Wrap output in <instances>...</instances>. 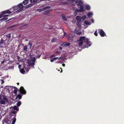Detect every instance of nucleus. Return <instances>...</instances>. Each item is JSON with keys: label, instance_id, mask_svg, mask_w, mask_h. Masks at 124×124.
<instances>
[{"label": "nucleus", "instance_id": "20e7f679", "mask_svg": "<svg viewBox=\"0 0 124 124\" xmlns=\"http://www.w3.org/2000/svg\"><path fill=\"white\" fill-rule=\"evenodd\" d=\"M5 102H8V99L5 94L0 95V103L3 104L5 103Z\"/></svg>", "mask_w": 124, "mask_h": 124}, {"label": "nucleus", "instance_id": "9d476101", "mask_svg": "<svg viewBox=\"0 0 124 124\" xmlns=\"http://www.w3.org/2000/svg\"><path fill=\"white\" fill-rule=\"evenodd\" d=\"M7 60L4 59L3 61L1 62V65H7L8 64V63L7 62Z\"/></svg>", "mask_w": 124, "mask_h": 124}, {"label": "nucleus", "instance_id": "58836bf2", "mask_svg": "<svg viewBox=\"0 0 124 124\" xmlns=\"http://www.w3.org/2000/svg\"><path fill=\"white\" fill-rule=\"evenodd\" d=\"M54 58L50 59V61L51 62H53L55 60Z\"/></svg>", "mask_w": 124, "mask_h": 124}, {"label": "nucleus", "instance_id": "79ce46f5", "mask_svg": "<svg viewBox=\"0 0 124 124\" xmlns=\"http://www.w3.org/2000/svg\"><path fill=\"white\" fill-rule=\"evenodd\" d=\"M56 40V39L55 38H53L52 40L51 41L52 42H54Z\"/></svg>", "mask_w": 124, "mask_h": 124}, {"label": "nucleus", "instance_id": "473e14b6", "mask_svg": "<svg viewBox=\"0 0 124 124\" xmlns=\"http://www.w3.org/2000/svg\"><path fill=\"white\" fill-rule=\"evenodd\" d=\"M93 15L92 13H89L87 14L88 16L90 17H91Z\"/></svg>", "mask_w": 124, "mask_h": 124}, {"label": "nucleus", "instance_id": "bf43d9fd", "mask_svg": "<svg viewBox=\"0 0 124 124\" xmlns=\"http://www.w3.org/2000/svg\"><path fill=\"white\" fill-rule=\"evenodd\" d=\"M62 66L63 67H64L65 66V64L64 63L63 64H62Z\"/></svg>", "mask_w": 124, "mask_h": 124}, {"label": "nucleus", "instance_id": "aec40b11", "mask_svg": "<svg viewBox=\"0 0 124 124\" xmlns=\"http://www.w3.org/2000/svg\"><path fill=\"white\" fill-rule=\"evenodd\" d=\"M50 11L49 10H48L44 11L43 13V14L44 15H48L49 14Z\"/></svg>", "mask_w": 124, "mask_h": 124}, {"label": "nucleus", "instance_id": "4be33fe9", "mask_svg": "<svg viewBox=\"0 0 124 124\" xmlns=\"http://www.w3.org/2000/svg\"><path fill=\"white\" fill-rule=\"evenodd\" d=\"M23 95L22 94L21 95L20 94H19L17 95V96L16 97V99L17 98H18L19 100H20L21 99L22 96Z\"/></svg>", "mask_w": 124, "mask_h": 124}, {"label": "nucleus", "instance_id": "4c0bfd02", "mask_svg": "<svg viewBox=\"0 0 124 124\" xmlns=\"http://www.w3.org/2000/svg\"><path fill=\"white\" fill-rule=\"evenodd\" d=\"M28 26V24H24L22 25V27H24L25 26Z\"/></svg>", "mask_w": 124, "mask_h": 124}, {"label": "nucleus", "instance_id": "5fc2aeb1", "mask_svg": "<svg viewBox=\"0 0 124 124\" xmlns=\"http://www.w3.org/2000/svg\"><path fill=\"white\" fill-rule=\"evenodd\" d=\"M41 56V55H37V58H39Z\"/></svg>", "mask_w": 124, "mask_h": 124}, {"label": "nucleus", "instance_id": "0eeeda50", "mask_svg": "<svg viewBox=\"0 0 124 124\" xmlns=\"http://www.w3.org/2000/svg\"><path fill=\"white\" fill-rule=\"evenodd\" d=\"M19 93H21V94H25L26 93V92L24 90L23 87L21 86L19 90Z\"/></svg>", "mask_w": 124, "mask_h": 124}, {"label": "nucleus", "instance_id": "338daca9", "mask_svg": "<svg viewBox=\"0 0 124 124\" xmlns=\"http://www.w3.org/2000/svg\"><path fill=\"white\" fill-rule=\"evenodd\" d=\"M17 85H19V83H17Z\"/></svg>", "mask_w": 124, "mask_h": 124}, {"label": "nucleus", "instance_id": "c85d7f7f", "mask_svg": "<svg viewBox=\"0 0 124 124\" xmlns=\"http://www.w3.org/2000/svg\"><path fill=\"white\" fill-rule=\"evenodd\" d=\"M13 107L14 108V110H18L19 108H18L16 106H13Z\"/></svg>", "mask_w": 124, "mask_h": 124}, {"label": "nucleus", "instance_id": "37998d69", "mask_svg": "<svg viewBox=\"0 0 124 124\" xmlns=\"http://www.w3.org/2000/svg\"><path fill=\"white\" fill-rule=\"evenodd\" d=\"M65 43H66L65 42L63 43L61 45V46H65L66 45Z\"/></svg>", "mask_w": 124, "mask_h": 124}, {"label": "nucleus", "instance_id": "7c9ffc66", "mask_svg": "<svg viewBox=\"0 0 124 124\" xmlns=\"http://www.w3.org/2000/svg\"><path fill=\"white\" fill-rule=\"evenodd\" d=\"M31 3H36L38 2L37 0H30Z\"/></svg>", "mask_w": 124, "mask_h": 124}, {"label": "nucleus", "instance_id": "5701e85b", "mask_svg": "<svg viewBox=\"0 0 124 124\" xmlns=\"http://www.w3.org/2000/svg\"><path fill=\"white\" fill-rule=\"evenodd\" d=\"M29 0H25L23 2V4L24 5H26L28 3Z\"/></svg>", "mask_w": 124, "mask_h": 124}, {"label": "nucleus", "instance_id": "ea45409f", "mask_svg": "<svg viewBox=\"0 0 124 124\" xmlns=\"http://www.w3.org/2000/svg\"><path fill=\"white\" fill-rule=\"evenodd\" d=\"M65 44H66V45L67 46H69L70 44V43H67V42H65Z\"/></svg>", "mask_w": 124, "mask_h": 124}, {"label": "nucleus", "instance_id": "f257e3e1", "mask_svg": "<svg viewBox=\"0 0 124 124\" xmlns=\"http://www.w3.org/2000/svg\"><path fill=\"white\" fill-rule=\"evenodd\" d=\"M78 46H82L84 44V48L88 47L91 46V42L89 41V39L85 37H81L78 40Z\"/></svg>", "mask_w": 124, "mask_h": 124}, {"label": "nucleus", "instance_id": "ddd939ff", "mask_svg": "<svg viewBox=\"0 0 124 124\" xmlns=\"http://www.w3.org/2000/svg\"><path fill=\"white\" fill-rule=\"evenodd\" d=\"M5 47V45L2 39L0 42V47Z\"/></svg>", "mask_w": 124, "mask_h": 124}, {"label": "nucleus", "instance_id": "423d86ee", "mask_svg": "<svg viewBox=\"0 0 124 124\" xmlns=\"http://www.w3.org/2000/svg\"><path fill=\"white\" fill-rule=\"evenodd\" d=\"M36 59L35 57H33L28 62V63L29 65L32 66L34 68V65H35V63Z\"/></svg>", "mask_w": 124, "mask_h": 124}, {"label": "nucleus", "instance_id": "39448f33", "mask_svg": "<svg viewBox=\"0 0 124 124\" xmlns=\"http://www.w3.org/2000/svg\"><path fill=\"white\" fill-rule=\"evenodd\" d=\"M17 88L16 87L8 86V93H12L13 92L16 95L17 94Z\"/></svg>", "mask_w": 124, "mask_h": 124}, {"label": "nucleus", "instance_id": "09e8293b", "mask_svg": "<svg viewBox=\"0 0 124 124\" xmlns=\"http://www.w3.org/2000/svg\"><path fill=\"white\" fill-rule=\"evenodd\" d=\"M81 34V32H77V34L78 35H80Z\"/></svg>", "mask_w": 124, "mask_h": 124}, {"label": "nucleus", "instance_id": "412c9836", "mask_svg": "<svg viewBox=\"0 0 124 124\" xmlns=\"http://www.w3.org/2000/svg\"><path fill=\"white\" fill-rule=\"evenodd\" d=\"M2 67V69L3 70H7L8 69V66L7 65H4Z\"/></svg>", "mask_w": 124, "mask_h": 124}, {"label": "nucleus", "instance_id": "dca6fc26", "mask_svg": "<svg viewBox=\"0 0 124 124\" xmlns=\"http://www.w3.org/2000/svg\"><path fill=\"white\" fill-rule=\"evenodd\" d=\"M81 12H84L85 11L84 6L83 5H80V9Z\"/></svg>", "mask_w": 124, "mask_h": 124}, {"label": "nucleus", "instance_id": "72a5a7b5", "mask_svg": "<svg viewBox=\"0 0 124 124\" xmlns=\"http://www.w3.org/2000/svg\"><path fill=\"white\" fill-rule=\"evenodd\" d=\"M62 16L63 19L65 20H66V18L65 16V15H62Z\"/></svg>", "mask_w": 124, "mask_h": 124}, {"label": "nucleus", "instance_id": "f8f14e48", "mask_svg": "<svg viewBox=\"0 0 124 124\" xmlns=\"http://www.w3.org/2000/svg\"><path fill=\"white\" fill-rule=\"evenodd\" d=\"M50 8V7L49 6H46L41 9H38L37 10L38 11L41 12L43 11L46 9L49 8Z\"/></svg>", "mask_w": 124, "mask_h": 124}, {"label": "nucleus", "instance_id": "f03ea898", "mask_svg": "<svg viewBox=\"0 0 124 124\" xmlns=\"http://www.w3.org/2000/svg\"><path fill=\"white\" fill-rule=\"evenodd\" d=\"M9 107V118L11 120H12V122L11 124H14L16 122V112L15 110H14L13 106H11Z\"/></svg>", "mask_w": 124, "mask_h": 124}, {"label": "nucleus", "instance_id": "603ef678", "mask_svg": "<svg viewBox=\"0 0 124 124\" xmlns=\"http://www.w3.org/2000/svg\"><path fill=\"white\" fill-rule=\"evenodd\" d=\"M4 82V80L3 79H2L1 80V84H3Z\"/></svg>", "mask_w": 124, "mask_h": 124}, {"label": "nucleus", "instance_id": "f3484780", "mask_svg": "<svg viewBox=\"0 0 124 124\" xmlns=\"http://www.w3.org/2000/svg\"><path fill=\"white\" fill-rule=\"evenodd\" d=\"M3 124H8V118H6L4 119Z\"/></svg>", "mask_w": 124, "mask_h": 124}, {"label": "nucleus", "instance_id": "a211bd4d", "mask_svg": "<svg viewBox=\"0 0 124 124\" xmlns=\"http://www.w3.org/2000/svg\"><path fill=\"white\" fill-rule=\"evenodd\" d=\"M86 18V16H84L82 17H81L80 21L81 22H83L84 20Z\"/></svg>", "mask_w": 124, "mask_h": 124}, {"label": "nucleus", "instance_id": "0e129e2a", "mask_svg": "<svg viewBox=\"0 0 124 124\" xmlns=\"http://www.w3.org/2000/svg\"><path fill=\"white\" fill-rule=\"evenodd\" d=\"M10 37V35L9 34H8V38Z\"/></svg>", "mask_w": 124, "mask_h": 124}, {"label": "nucleus", "instance_id": "6e6552de", "mask_svg": "<svg viewBox=\"0 0 124 124\" xmlns=\"http://www.w3.org/2000/svg\"><path fill=\"white\" fill-rule=\"evenodd\" d=\"M100 34L102 37H104L106 36V34L104 31L102 29L100 30L99 31Z\"/></svg>", "mask_w": 124, "mask_h": 124}, {"label": "nucleus", "instance_id": "680f3d73", "mask_svg": "<svg viewBox=\"0 0 124 124\" xmlns=\"http://www.w3.org/2000/svg\"><path fill=\"white\" fill-rule=\"evenodd\" d=\"M91 21L93 23L94 22V20L93 19L91 20Z\"/></svg>", "mask_w": 124, "mask_h": 124}, {"label": "nucleus", "instance_id": "a878e982", "mask_svg": "<svg viewBox=\"0 0 124 124\" xmlns=\"http://www.w3.org/2000/svg\"><path fill=\"white\" fill-rule=\"evenodd\" d=\"M85 9L87 10H89L90 9V6L89 5H87L85 6Z\"/></svg>", "mask_w": 124, "mask_h": 124}, {"label": "nucleus", "instance_id": "052dcab7", "mask_svg": "<svg viewBox=\"0 0 124 124\" xmlns=\"http://www.w3.org/2000/svg\"><path fill=\"white\" fill-rule=\"evenodd\" d=\"M64 36L65 35V34H66V33L65 32H64Z\"/></svg>", "mask_w": 124, "mask_h": 124}, {"label": "nucleus", "instance_id": "4468645a", "mask_svg": "<svg viewBox=\"0 0 124 124\" xmlns=\"http://www.w3.org/2000/svg\"><path fill=\"white\" fill-rule=\"evenodd\" d=\"M8 16V15H5L3 16V18L1 19V20H6L7 18V17Z\"/></svg>", "mask_w": 124, "mask_h": 124}, {"label": "nucleus", "instance_id": "f704fd0d", "mask_svg": "<svg viewBox=\"0 0 124 124\" xmlns=\"http://www.w3.org/2000/svg\"><path fill=\"white\" fill-rule=\"evenodd\" d=\"M75 12H76V15L77 14V13L78 12H81V10L80 9H76V10H75Z\"/></svg>", "mask_w": 124, "mask_h": 124}, {"label": "nucleus", "instance_id": "de8ad7c7", "mask_svg": "<svg viewBox=\"0 0 124 124\" xmlns=\"http://www.w3.org/2000/svg\"><path fill=\"white\" fill-rule=\"evenodd\" d=\"M61 57H55L54 58H55V60H56L57 59H60Z\"/></svg>", "mask_w": 124, "mask_h": 124}, {"label": "nucleus", "instance_id": "774afa93", "mask_svg": "<svg viewBox=\"0 0 124 124\" xmlns=\"http://www.w3.org/2000/svg\"><path fill=\"white\" fill-rule=\"evenodd\" d=\"M18 66H19V68L20 67H21L20 66V65H19Z\"/></svg>", "mask_w": 124, "mask_h": 124}, {"label": "nucleus", "instance_id": "bb28decb", "mask_svg": "<svg viewBox=\"0 0 124 124\" xmlns=\"http://www.w3.org/2000/svg\"><path fill=\"white\" fill-rule=\"evenodd\" d=\"M27 49V45L24 46L23 47V51H26Z\"/></svg>", "mask_w": 124, "mask_h": 124}, {"label": "nucleus", "instance_id": "a19ab883", "mask_svg": "<svg viewBox=\"0 0 124 124\" xmlns=\"http://www.w3.org/2000/svg\"><path fill=\"white\" fill-rule=\"evenodd\" d=\"M97 30H96V31H95V32L94 33V35L96 36H97L98 35V34L97 33Z\"/></svg>", "mask_w": 124, "mask_h": 124}, {"label": "nucleus", "instance_id": "c03bdc74", "mask_svg": "<svg viewBox=\"0 0 124 124\" xmlns=\"http://www.w3.org/2000/svg\"><path fill=\"white\" fill-rule=\"evenodd\" d=\"M11 103H12V102H11L10 101H8V105H11Z\"/></svg>", "mask_w": 124, "mask_h": 124}, {"label": "nucleus", "instance_id": "2f4dec72", "mask_svg": "<svg viewBox=\"0 0 124 124\" xmlns=\"http://www.w3.org/2000/svg\"><path fill=\"white\" fill-rule=\"evenodd\" d=\"M81 17L79 16H78L76 17V19L77 21H80Z\"/></svg>", "mask_w": 124, "mask_h": 124}, {"label": "nucleus", "instance_id": "9b49d317", "mask_svg": "<svg viewBox=\"0 0 124 124\" xmlns=\"http://www.w3.org/2000/svg\"><path fill=\"white\" fill-rule=\"evenodd\" d=\"M6 13H8V10L3 11L0 13V18L3 16Z\"/></svg>", "mask_w": 124, "mask_h": 124}, {"label": "nucleus", "instance_id": "393cba45", "mask_svg": "<svg viewBox=\"0 0 124 124\" xmlns=\"http://www.w3.org/2000/svg\"><path fill=\"white\" fill-rule=\"evenodd\" d=\"M21 72L23 74H24L25 72V71L24 70V68H23L20 70Z\"/></svg>", "mask_w": 124, "mask_h": 124}, {"label": "nucleus", "instance_id": "7ed1b4c3", "mask_svg": "<svg viewBox=\"0 0 124 124\" xmlns=\"http://www.w3.org/2000/svg\"><path fill=\"white\" fill-rule=\"evenodd\" d=\"M23 6L22 4L20 3L18 5H16L12 7L9 10L8 9V14H10L12 13H13L12 15L13 14L14 11H16L17 9L19 8V9L16 12L17 13L23 10Z\"/></svg>", "mask_w": 124, "mask_h": 124}, {"label": "nucleus", "instance_id": "4d7b16f0", "mask_svg": "<svg viewBox=\"0 0 124 124\" xmlns=\"http://www.w3.org/2000/svg\"><path fill=\"white\" fill-rule=\"evenodd\" d=\"M71 2H72V3H73L75 1V0H71Z\"/></svg>", "mask_w": 124, "mask_h": 124}, {"label": "nucleus", "instance_id": "69168bd1", "mask_svg": "<svg viewBox=\"0 0 124 124\" xmlns=\"http://www.w3.org/2000/svg\"><path fill=\"white\" fill-rule=\"evenodd\" d=\"M17 58H18V59H19V56H18V57H17Z\"/></svg>", "mask_w": 124, "mask_h": 124}, {"label": "nucleus", "instance_id": "8fccbe9b", "mask_svg": "<svg viewBox=\"0 0 124 124\" xmlns=\"http://www.w3.org/2000/svg\"><path fill=\"white\" fill-rule=\"evenodd\" d=\"M14 17H12V18H11L9 19H8V21H9L12 20L13 19H14Z\"/></svg>", "mask_w": 124, "mask_h": 124}, {"label": "nucleus", "instance_id": "c9c22d12", "mask_svg": "<svg viewBox=\"0 0 124 124\" xmlns=\"http://www.w3.org/2000/svg\"><path fill=\"white\" fill-rule=\"evenodd\" d=\"M85 23L86 25H89V22L87 20L85 21Z\"/></svg>", "mask_w": 124, "mask_h": 124}, {"label": "nucleus", "instance_id": "1a4fd4ad", "mask_svg": "<svg viewBox=\"0 0 124 124\" xmlns=\"http://www.w3.org/2000/svg\"><path fill=\"white\" fill-rule=\"evenodd\" d=\"M75 3L77 4L78 6H79L80 5H82L83 2L81 0H76L75 1Z\"/></svg>", "mask_w": 124, "mask_h": 124}, {"label": "nucleus", "instance_id": "6ab92c4d", "mask_svg": "<svg viewBox=\"0 0 124 124\" xmlns=\"http://www.w3.org/2000/svg\"><path fill=\"white\" fill-rule=\"evenodd\" d=\"M73 37L72 36H69L68 38V39L70 41H73Z\"/></svg>", "mask_w": 124, "mask_h": 124}, {"label": "nucleus", "instance_id": "49530a36", "mask_svg": "<svg viewBox=\"0 0 124 124\" xmlns=\"http://www.w3.org/2000/svg\"><path fill=\"white\" fill-rule=\"evenodd\" d=\"M28 44H29L30 45V48H31V46H32V45L31 44V43L30 42H29Z\"/></svg>", "mask_w": 124, "mask_h": 124}, {"label": "nucleus", "instance_id": "2eb2a0df", "mask_svg": "<svg viewBox=\"0 0 124 124\" xmlns=\"http://www.w3.org/2000/svg\"><path fill=\"white\" fill-rule=\"evenodd\" d=\"M77 25L78 26V27L79 28H80L81 26V23H80V22H81L80 21H77Z\"/></svg>", "mask_w": 124, "mask_h": 124}, {"label": "nucleus", "instance_id": "c756f323", "mask_svg": "<svg viewBox=\"0 0 124 124\" xmlns=\"http://www.w3.org/2000/svg\"><path fill=\"white\" fill-rule=\"evenodd\" d=\"M21 104V102L20 101H19L17 103L16 105L18 107H19L20 106Z\"/></svg>", "mask_w": 124, "mask_h": 124}, {"label": "nucleus", "instance_id": "13d9d810", "mask_svg": "<svg viewBox=\"0 0 124 124\" xmlns=\"http://www.w3.org/2000/svg\"><path fill=\"white\" fill-rule=\"evenodd\" d=\"M60 69H61V71L60 72H62V68H60Z\"/></svg>", "mask_w": 124, "mask_h": 124}, {"label": "nucleus", "instance_id": "e2e57ef3", "mask_svg": "<svg viewBox=\"0 0 124 124\" xmlns=\"http://www.w3.org/2000/svg\"><path fill=\"white\" fill-rule=\"evenodd\" d=\"M41 1H40V0H37V2H40Z\"/></svg>", "mask_w": 124, "mask_h": 124}, {"label": "nucleus", "instance_id": "b1692460", "mask_svg": "<svg viewBox=\"0 0 124 124\" xmlns=\"http://www.w3.org/2000/svg\"><path fill=\"white\" fill-rule=\"evenodd\" d=\"M33 5V4H29L26 6L25 7L26 8H29L30 7L32 6Z\"/></svg>", "mask_w": 124, "mask_h": 124}, {"label": "nucleus", "instance_id": "3c124183", "mask_svg": "<svg viewBox=\"0 0 124 124\" xmlns=\"http://www.w3.org/2000/svg\"><path fill=\"white\" fill-rule=\"evenodd\" d=\"M55 56V55L54 54H53L51 55L50 56V58H53Z\"/></svg>", "mask_w": 124, "mask_h": 124}, {"label": "nucleus", "instance_id": "864d4df0", "mask_svg": "<svg viewBox=\"0 0 124 124\" xmlns=\"http://www.w3.org/2000/svg\"><path fill=\"white\" fill-rule=\"evenodd\" d=\"M60 52L58 51H57L56 52V53L57 54H60Z\"/></svg>", "mask_w": 124, "mask_h": 124}, {"label": "nucleus", "instance_id": "e433bc0d", "mask_svg": "<svg viewBox=\"0 0 124 124\" xmlns=\"http://www.w3.org/2000/svg\"><path fill=\"white\" fill-rule=\"evenodd\" d=\"M17 25H12L10 26V27H8V28H13V27H15Z\"/></svg>", "mask_w": 124, "mask_h": 124}, {"label": "nucleus", "instance_id": "cd10ccee", "mask_svg": "<svg viewBox=\"0 0 124 124\" xmlns=\"http://www.w3.org/2000/svg\"><path fill=\"white\" fill-rule=\"evenodd\" d=\"M8 86H5L3 89V91L4 93H5L6 92H7V91L8 90V89L7 88Z\"/></svg>", "mask_w": 124, "mask_h": 124}, {"label": "nucleus", "instance_id": "a18cd8bd", "mask_svg": "<svg viewBox=\"0 0 124 124\" xmlns=\"http://www.w3.org/2000/svg\"><path fill=\"white\" fill-rule=\"evenodd\" d=\"M14 68V67L13 66H11L9 67L8 68V69H13Z\"/></svg>", "mask_w": 124, "mask_h": 124}, {"label": "nucleus", "instance_id": "6e6d98bb", "mask_svg": "<svg viewBox=\"0 0 124 124\" xmlns=\"http://www.w3.org/2000/svg\"><path fill=\"white\" fill-rule=\"evenodd\" d=\"M59 49L60 50H61L62 49V48L60 46L59 47Z\"/></svg>", "mask_w": 124, "mask_h": 124}]
</instances>
